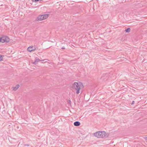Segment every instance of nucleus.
Segmentation results:
<instances>
[{"label":"nucleus","mask_w":147,"mask_h":147,"mask_svg":"<svg viewBox=\"0 0 147 147\" xmlns=\"http://www.w3.org/2000/svg\"><path fill=\"white\" fill-rule=\"evenodd\" d=\"M40 60L39 59H36L35 60V61L34 62L32 63L33 64H37L38 62L39 61H40Z\"/></svg>","instance_id":"8"},{"label":"nucleus","mask_w":147,"mask_h":147,"mask_svg":"<svg viewBox=\"0 0 147 147\" xmlns=\"http://www.w3.org/2000/svg\"><path fill=\"white\" fill-rule=\"evenodd\" d=\"M3 57V55H0V61H2Z\"/></svg>","instance_id":"10"},{"label":"nucleus","mask_w":147,"mask_h":147,"mask_svg":"<svg viewBox=\"0 0 147 147\" xmlns=\"http://www.w3.org/2000/svg\"><path fill=\"white\" fill-rule=\"evenodd\" d=\"M74 126H78L80 125V123L79 121H76L74 123Z\"/></svg>","instance_id":"6"},{"label":"nucleus","mask_w":147,"mask_h":147,"mask_svg":"<svg viewBox=\"0 0 147 147\" xmlns=\"http://www.w3.org/2000/svg\"><path fill=\"white\" fill-rule=\"evenodd\" d=\"M134 101H132V103H131V105H133L134 104Z\"/></svg>","instance_id":"12"},{"label":"nucleus","mask_w":147,"mask_h":147,"mask_svg":"<svg viewBox=\"0 0 147 147\" xmlns=\"http://www.w3.org/2000/svg\"><path fill=\"white\" fill-rule=\"evenodd\" d=\"M39 0H32V1H33V2H36L37 1H39Z\"/></svg>","instance_id":"11"},{"label":"nucleus","mask_w":147,"mask_h":147,"mask_svg":"<svg viewBox=\"0 0 147 147\" xmlns=\"http://www.w3.org/2000/svg\"><path fill=\"white\" fill-rule=\"evenodd\" d=\"M9 38L8 37H0V42L2 43L9 42Z\"/></svg>","instance_id":"4"},{"label":"nucleus","mask_w":147,"mask_h":147,"mask_svg":"<svg viewBox=\"0 0 147 147\" xmlns=\"http://www.w3.org/2000/svg\"><path fill=\"white\" fill-rule=\"evenodd\" d=\"M24 145L26 146H29V144H25Z\"/></svg>","instance_id":"14"},{"label":"nucleus","mask_w":147,"mask_h":147,"mask_svg":"<svg viewBox=\"0 0 147 147\" xmlns=\"http://www.w3.org/2000/svg\"><path fill=\"white\" fill-rule=\"evenodd\" d=\"M72 87L76 91V94H78L80 93L81 88H83V85L81 82H75L73 84Z\"/></svg>","instance_id":"1"},{"label":"nucleus","mask_w":147,"mask_h":147,"mask_svg":"<svg viewBox=\"0 0 147 147\" xmlns=\"http://www.w3.org/2000/svg\"><path fill=\"white\" fill-rule=\"evenodd\" d=\"M68 102H69L70 103H71V101H70V100H68Z\"/></svg>","instance_id":"16"},{"label":"nucleus","mask_w":147,"mask_h":147,"mask_svg":"<svg viewBox=\"0 0 147 147\" xmlns=\"http://www.w3.org/2000/svg\"><path fill=\"white\" fill-rule=\"evenodd\" d=\"M36 48L34 46H32L28 47L27 50L28 51L30 52L32 51L35 50Z\"/></svg>","instance_id":"5"},{"label":"nucleus","mask_w":147,"mask_h":147,"mask_svg":"<svg viewBox=\"0 0 147 147\" xmlns=\"http://www.w3.org/2000/svg\"><path fill=\"white\" fill-rule=\"evenodd\" d=\"M130 28H128L125 30V31L126 32H129L130 31Z\"/></svg>","instance_id":"9"},{"label":"nucleus","mask_w":147,"mask_h":147,"mask_svg":"<svg viewBox=\"0 0 147 147\" xmlns=\"http://www.w3.org/2000/svg\"><path fill=\"white\" fill-rule=\"evenodd\" d=\"M61 49H65V47H62Z\"/></svg>","instance_id":"15"},{"label":"nucleus","mask_w":147,"mask_h":147,"mask_svg":"<svg viewBox=\"0 0 147 147\" xmlns=\"http://www.w3.org/2000/svg\"><path fill=\"white\" fill-rule=\"evenodd\" d=\"M94 135L98 138H104L107 136V134L104 131L96 132L94 134Z\"/></svg>","instance_id":"2"},{"label":"nucleus","mask_w":147,"mask_h":147,"mask_svg":"<svg viewBox=\"0 0 147 147\" xmlns=\"http://www.w3.org/2000/svg\"><path fill=\"white\" fill-rule=\"evenodd\" d=\"M20 86L19 84L16 85L15 87H13V90L15 91Z\"/></svg>","instance_id":"7"},{"label":"nucleus","mask_w":147,"mask_h":147,"mask_svg":"<svg viewBox=\"0 0 147 147\" xmlns=\"http://www.w3.org/2000/svg\"><path fill=\"white\" fill-rule=\"evenodd\" d=\"M49 15L48 14H44L38 16L37 17V20L38 21L42 20L47 19Z\"/></svg>","instance_id":"3"},{"label":"nucleus","mask_w":147,"mask_h":147,"mask_svg":"<svg viewBox=\"0 0 147 147\" xmlns=\"http://www.w3.org/2000/svg\"><path fill=\"white\" fill-rule=\"evenodd\" d=\"M145 140L147 141V137H145Z\"/></svg>","instance_id":"13"}]
</instances>
